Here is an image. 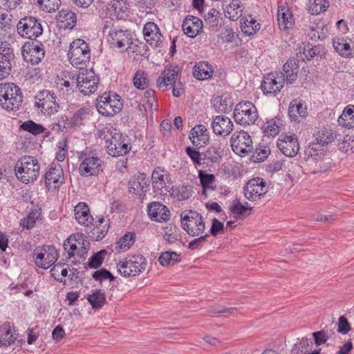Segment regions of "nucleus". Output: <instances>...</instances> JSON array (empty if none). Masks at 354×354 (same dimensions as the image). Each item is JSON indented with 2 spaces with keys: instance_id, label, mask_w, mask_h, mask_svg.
<instances>
[{
  "instance_id": "18",
  "label": "nucleus",
  "mask_w": 354,
  "mask_h": 354,
  "mask_svg": "<svg viewBox=\"0 0 354 354\" xmlns=\"http://www.w3.org/2000/svg\"><path fill=\"white\" fill-rule=\"evenodd\" d=\"M151 183L154 192L158 194H165L170 189L169 176L164 170H154L151 175Z\"/></svg>"
},
{
  "instance_id": "1",
  "label": "nucleus",
  "mask_w": 354,
  "mask_h": 354,
  "mask_svg": "<svg viewBox=\"0 0 354 354\" xmlns=\"http://www.w3.org/2000/svg\"><path fill=\"white\" fill-rule=\"evenodd\" d=\"M21 88L12 82L0 84V104L8 111H16L21 105Z\"/></svg>"
},
{
  "instance_id": "29",
  "label": "nucleus",
  "mask_w": 354,
  "mask_h": 354,
  "mask_svg": "<svg viewBox=\"0 0 354 354\" xmlns=\"http://www.w3.org/2000/svg\"><path fill=\"white\" fill-rule=\"evenodd\" d=\"M283 81H286L289 84H292L297 78L299 72V64L297 59H288L283 66Z\"/></svg>"
},
{
  "instance_id": "57",
  "label": "nucleus",
  "mask_w": 354,
  "mask_h": 354,
  "mask_svg": "<svg viewBox=\"0 0 354 354\" xmlns=\"http://www.w3.org/2000/svg\"><path fill=\"white\" fill-rule=\"evenodd\" d=\"M186 153L196 165H201L203 163L201 153L198 149L188 147L186 148Z\"/></svg>"
},
{
  "instance_id": "22",
  "label": "nucleus",
  "mask_w": 354,
  "mask_h": 354,
  "mask_svg": "<svg viewBox=\"0 0 354 354\" xmlns=\"http://www.w3.org/2000/svg\"><path fill=\"white\" fill-rule=\"evenodd\" d=\"M102 160L95 156H86L81 162L79 171L82 176L95 175L100 171Z\"/></svg>"
},
{
  "instance_id": "27",
  "label": "nucleus",
  "mask_w": 354,
  "mask_h": 354,
  "mask_svg": "<svg viewBox=\"0 0 354 354\" xmlns=\"http://www.w3.org/2000/svg\"><path fill=\"white\" fill-rule=\"evenodd\" d=\"M76 221L80 225L89 227L94 221L89 213V208L86 203H79L74 208Z\"/></svg>"
},
{
  "instance_id": "35",
  "label": "nucleus",
  "mask_w": 354,
  "mask_h": 354,
  "mask_svg": "<svg viewBox=\"0 0 354 354\" xmlns=\"http://www.w3.org/2000/svg\"><path fill=\"white\" fill-rule=\"evenodd\" d=\"M278 22L281 30H286L294 24V17L288 8H281L278 10Z\"/></svg>"
},
{
  "instance_id": "7",
  "label": "nucleus",
  "mask_w": 354,
  "mask_h": 354,
  "mask_svg": "<svg viewBox=\"0 0 354 354\" xmlns=\"http://www.w3.org/2000/svg\"><path fill=\"white\" fill-rule=\"evenodd\" d=\"M104 33H107V42L111 48L127 50L133 44L132 35L127 30L104 27Z\"/></svg>"
},
{
  "instance_id": "25",
  "label": "nucleus",
  "mask_w": 354,
  "mask_h": 354,
  "mask_svg": "<svg viewBox=\"0 0 354 354\" xmlns=\"http://www.w3.org/2000/svg\"><path fill=\"white\" fill-rule=\"evenodd\" d=\"M189 138L195 146L203 147L209 140L207 129L203 125H196L190 131Z\"/></svg>"
},
{
  "instance_id": "55",
  "label": "nucleus",
  "mask_w": 354,
  "mask_h": 354,
  "mask_svg": "<svg viewBox=\"0 0 354 354\" xmlns=\"http://www.w3.org/2000/svg\"><path fill=\"white\" fill-rule=\"evenodd\" d=\"M104 218L102 217L100 218L97 221H95V224H93L95 227L92 230V234L93 239H95L96 241L102 239L106 234L107 229H105V227L100 229L99 227L104 222Z\"/></svg>"
},
{
  "instance_id": "8",
  "label": "nucleus",
  "mask_w": 354,
  "mask_h": 354,
  "mask_svg": "<svg viewBox=\"0 0 354 354\" xmlns=\"http://www.w3.org/2000/svg\"><path fill=\"white\" fill-rule=\"evenodd\" d=\"M181 226L192 236L201 235L205 229L203 216L199 213L192 210L187 214H181Z\"/></svg>"
},
{
  "instance_id": "60",
  "label": "nucleus",
  "mask_w": 354,
  "mask_h": 354,
  "mask_svg": "<svg viewBox=\"0 0 354 354\" xmlns=\"http://www.w3.org/2000/svg\"><path fill=\"white\" fill-rule=\"evenodd\" d=\"M209 236V235L208 234L200 235L198 238H196L189 243L188 248L192 250L201 248L203 243L206 241V239Z\"/></svg>"
},
{
  "instance_id": "62",
  "label": "nucleus",
  "mask_w": 354,
  "mask_h": 354,
  "mask_svg": "<svg viewBox=\"0 0 354 354\" xmlns=\"http://www.w3.org/2000/svg\"><path fill=\"white\" fill-rule=\"evenodd\" d=\"M176 194L179 200H187L191 197L192 191L187 186H181L177 189Z\"/></svg>"
},
{
  "instance_id": "16",
  "label": "nucleus",
  "mask_w": 354,
  "mask_h": 354,
  "mask_svg": "<svg viewBox=\"0 0 354 354\" xmlns=\"http://www.w3.org/2000/svg\"><path fill=\"white\" fill-rule=\"evenodd\" d=\"M44 46L39 41L27 44L23 46L22 56L24 59L32 64H39L44 59Z\"/></svg>"
},
{
  "instance_id": "19",
  "label": "nucleus",
  "mask_w": 354,
  "mask_h": 354,
  "mask_svg": "<svg viewBox=\"0 0 354 354\" xmlns=\"http://www.w3.org/2000/svg\"><path fill=\"white\" fill-rule=\"evenodd\" d=\"M211 126L213 132L222 137H226L233 131L234 124L231 120L225 115H217L213 118Z\"/></svg>"
},
{
  "instance_id": "37",
  "label": "nucleus",
  "mask_w": 354,
  "mask_h": 354,
  "mask_svg": "<svg viewBox=\"0 0 354 354\" xmlns=\"http://www.w3.org/2000/svg\"><path fill=\"white\" fill-rule=\"evenodd\" d=\"M230 211L236 215V218H242L247 215L246 212L248 210H252V207H250L248 203L245 205L241 203L239 200H234L230 207Z\"/></svg>"
},
{
  "instance_id": "49",
  "label": "nucleus",
  "mask_w": 354,
  "mask_h": 354,
  "mask_svg": "<svg viewBox=\"0 0 354 354\" xmlns=\"http://www.w3.org/2000/svg\"><path fill=\"white\" fill-rule=\"evenodd\" d=\"M51 276L57 281L62 282L63 279L67 276L68 270L62 263L53 264L50 270Z\"/></svg>"
},
{
  "instance_id": "20",
  "label": "nucleus",
  "mask_w": 354,
  "mask_h": 354,
  "mask_svg": "<svg viewBox=\"0 0 354 354\" xmlns=\"http://www.w3.org/2000/svg\"><path fill=\"white\" fill-rule=\"evenodd\" d=\"M64 181V172L59 165L52 166L45 174V183L48 189L59 187Z\"/></svg>"
},
{
  "instance_id": "6",
  "label": "nucleus",
  "mask_w": 354,
  "mask_h": 354,
  "mask_svg": "<svg viewBox=\"0 0 354 354\" xmlns=\"http://www.w3.org/2000/svg\"><path fill=\"white\" fill-rule=\"evenodd\" d=\"M123 106L120 96L116 93H104L97 99L96 108L98 112L106 116L119 113Z\"/></svg>"
},
{
  "instance_id": "53",
  "label": "nucleus",
  "mask_w": 354,
  "mask_h": 354,
  "mask_svg": "<svg viewBox=\"0 0 354 354\" xmlns=\"http://www.w3.org/2000/svg\"><path fill=\"white\" fill-rule=\"evenodd\" d=\"M106 254V251L105 250H102L98 252L94 253L89 259L88 263V267L94 269L99 268L102 265Z\"/></svg>"
},
{
  "instance_id": "23",
  "label": "nucleus",
  "mask_w": 354,
  "mask_h": 354,
  "mask_svg": "<svg viewBox=\"0 0 354 354\" xmlns=\"http://www.w3.org/2000/svg\"><path fill=\"white\" fill-rule=\"evenodd\" d=\"M182 28L185 34L191 38H194L203 30V26L199 18L188 15L183 21Z\"/></svg>"
},
{
  "instance_id": "31",
  "label": "nucleus",
  "mask_w": 354,
  "mask_h": 354,
  "mask_svg": "<svg viewBox=\"0 0 354 354\" xmlns=\"http://www.w3.org/2000/svg\"><path fill=\"white\" fill-rule=\"evenodd\" d=\"M91 115L90 107H82L75 111L69 119V124L77 128L84 125Z\"/></svg>"
},
{
  "instance_id": "17",
  "label": "nucleus",
  "mask_w": 354,
  "mask_h": 354,
  "mask_svg": "<svg viewBox=\"0 0 354 354\" xmlns=\"http://www.w3.org/2000/svg\"><path fill=\"white\" fill-rule=\"evenodd\" d=\"M277 147L288 157H295L299 149L298 139L295 135L281 134L278 139Z\"/></svg>"
},
{
  "instance_id": "36",
  "label": "nucleus",
  "mask_w": 354,
  "mask_h": 354,
  "mask_svg": "<svg viewBox=\"0 0 354 354\" xmlns=\"http://www.w3.org/2000/svg\"><path fill=\"white\" fill-rule=\"evenodd\" d=\"M339 125L345 127H354V105L347 106L338 118Z\"/></svg>"
},
{
  "instance_id": "28",
  "label": "nucleus",
  "mask_w": 354,
  "mask_h": 354,
  "mask_svg": "<svg viewBox=\"0 0 354 354\" xmlns=\"http://www.w3.org/2000/svg\"><path fill=\"white\" fill-rule=\"evenodd\" d=\"M178 74L177 67L167 68L163 71L156 81V86L158 88L174 86L176 82Z\"/></svg>"
},
{
  "instance_id": "63",
  "label": "nucleus",
  "mask_w": 354,
  "mask_h": 354,
  "mask_svg": "<svg viewBox=\"0 0 354 354\" xmlns=\"http://www.w3.org/2000/svg\"><path fill=\"white\" fill-rule=\"evenodd\" d=\"M313 336L315 339V343L317 346L326 343L328 337V334L324 330L313 333Z\"/></svg>"
},
{
  "instance_id": "54",
  "label": "nucleus",
  "mask_w": 354,
  "mask_h": 354,
  "mask_svg": "<svg viewBox=\"0 0 354 354\" xmlns=\"http://www.w3.org/2000/svg\"><path fill=\"white\" fill-rule=\"evenodd\" d=\"M0 57L9 62H12L15 58L13 48L7 41L2 42L0 45Z\"/></svg>"
},
{
  "instance_id": "45",
  "label": "nucleus",
  "mask_w": 354,
  "mask_h": 354,
  "mask_svg": "<svg viewBox=\"0 0 354 354\" xmlns=\"http://www.w3.org/2000/svg\"><path fill=\"white\" fill-rule=\"evenodd\" d=\"M40 215L39 210L33 209L26 218L21 221L20 224L24 228L31 229L35 225L36 221L39 218Z\"/></svg>"
},
{
  "instance_id": "43",
  "label": "nucleus",
  "mask_w": 354,
  "mask_h": 354,
  "mask_svg": "<svg viewBox=\"0 0 354 354\" xmlns=\"http://www.w3.org/2000/svg\"><path fill=\"white\" fill-rule=\"evenodd\" d=\"M143 180H145L143 174L133 176L129 181V192L137 194L140 190H143V185H142L145 184Z\"/></svg>"
},
{
  "instance_id": "52",
  "label": "nucleus",
  "mask_w": 354,
  "mask_h": 354,
  "mask_svg": "<svg viewBox=\"0 0 354 354\" xmlns=\"http://www.w3.org/2000/svg\"><path fill=\"white\" fill-rule=\"evenodd\" d=\"M78 236L79 239H76L75 236L73 237L71 236L64 243V248L65 250L68 252L69 258L73 257L77 250V246L79 245L77 241H80V237H81V236L78 235Z\"/></svg>"
},
{
  "instance_id": "33",
  "label": "nucleus",
  "mask_w": 354,
  "mask_h": 354,
  "mask_svg": "<svg viewBox=\"0 0 354 354\" xmlns=\"http://www.w3.org/2000/svg\"><path fill=\"white\" fill-rule=\"evenodd\" d=\"M239 0H232L229 4H223L225 16L232 21L237 20L242 15V8Z\"/></svg>"
},
{
  "instance_id": "5",
  "label": "nucleus",
  "mask_w": 354,
  "mask_h": 354,
  "mask_svg": "<svg viewBox=\"0 0 354 354\" xmlns=\"http://www.w3.org/2000/svg\"><path fill=\"white\" fill-rule=\"evenodd\" d=\"M104 138L106 140L105 147L109 155L118 157L125 155L129 151L128 145L124 142L122 134L117 129L113 128L107 129Z\"/></svg>"
},
{
  "instance_id": "44",
  "label": "nucleus",
  "mask_w": 354,
  "mask_h": 354,
  "mask_svg": "<svg viewBox=\"0 0 354 354\" xmlns=\"http://www.w3.org/2000/svg\"><path fill=\"white\" fill-rule=\"evenodd\" d=\"M133 85L138 89L144 90L149 86L148 75L143 71L136 72L133 77Z\"/></svg>"
},
{
  "instance_id": "21",
  "label": "nucleus",
  "mask_w": 354,
  "mask_h": 354,
  "mask_svg": "<svg viewBox=\"0 0 354 354\" xmlns=\"http://www.w3.org/2000/svg\"><path fill=\"white\" fill-rule=\"evenodd\" d=\"M147 211L151 219L156 222H166L170 218V212L168 208L158 202L149 204Z\"/></svg>"
},
{
  "instance_id": "38",
  "label": "nucleus",
  "mask_w": 354,
  "mask_h": 354,
  "mask_svg": "<svg viewBox=\"0 0 354 354\" xmlns=\"http://www.w3.org/2000/svg\"><path fill=\"white\" fill-rule=\"evenodd\" d=\"M306 110V107L304 106L301 102L295 100L290 104L288 113L292 119L297 120L298 117L305 116Z\"/></svg>"
},
{
  "instance_id": "11",
  "label": "nucleus",
  "mask_w": 354,
  "mask_h": 354,
  "mask_svg": "<svg viewBox=\"0 0 354 354\" xmlns=\"http://www.w3.org/2000/svg\"><path fill=\"white\" fill-rule=\"evenodd\" d=\"M73 84L79 88L80 91L84 95L93 93L97 88L98 77L91 71L82 70L79 74L72 77Z\"/></svg>"
},
{
  "instance_id": "42",
  "label": "nucleus",
  "mask_w": 354,
  "mask_h": 354,
  "mask_svg": "<svg viewBox=\"0 0 354 354\" xmlns=\"http://www.w3.org/2000/svg\"><path fill=\"white\" fill-rule=\"evenodd\" d=\"M39 8L46 12H55L60 4V0H35Z\"/></svg>"
},
{
  "instance_id": "15",
  "label": "nucleus",
  "mask_w": 354,
  "mask_h": 354,
  "mask_svg": "<svg viewBox=\"0 0 354 354\" xmlns=\"http://www.w3.org/2000/svg\"><path fill=\"white\" fill-rule=\"evenodd\" d=\"M266 181L261 178L250 180L244 188V195L250 201H256L268 192Z\"/></svg>"
},
{
  "instance_id": "48",
  "label": "nucleus",
  "mask_w": 354,
  "mask_h": 354,
  "mask_svg": "<svg viewBox=\"0 0 354 354\" xmlns=\"http://www.w3.org/2000/svg\"><path fill=\"white\" fill-rule=\"evenodd\" d=\"M259 28L260 24L253 19H251L250 20L246 19L243 23H241V30L248 35H254L259 30Z\"/></svg>"
},
{
  "instance_id": "50",
  "label": "nucleus",
  "mask_w": 354,
  "mask_h": 354,
  "mask_svg": "<svg viewBox=\"0 0 354 354\" xmlns=\"http://www.w3.org/2000/svg\"><path fill=\"white\" fill-rule=\"evenodd\" d=\"M134 241V234L131 232L127 233L122 237H121L119 241L117 243L116 249H120L123 251H125L129 249L131 245H133Z\"/></svg>"
},
{
  "instance_id": "3",
  "label": "nucleus",
  "mask_w": 354,
  "mask_h": 354,
  "mask_svg": "<svg viewBox=\"0 0 354 354\" xmlns=\"http://www.w3.org/2000/svg\"><path fill=\"white\" fill-rule=\"evenodd\" d=\"M90 49L88 44L83 39L74 40L70 45L68 58L72 65L82 69L90 60Z\"/></svg>"
},
{
  "instance_id": "10",
  "label": "nucleus",
  "mask_w": 354,
  "mask_h": 354,
  "mask_svg": "<svg viewBox=\"0 0 354 354\" xmlns=\"http://www.w3.org/2000/svg\"><path fill=\"white\" fill-rule=\"evenodd\" d=\"M259 117L257 107L249 101L241 102L236 104L234 111V118L236 123L241 125L254 124Z\"/></svg>"
},
{
  "instance_id": "30",
  "label": "nucleus",
  "mask_w": 354,
  "mask_h": 354,
  "mask_svg": "<svg viewBox=\"0 0 354 354\" xmlns=\"http://www.w3.org/2000/svg\"><path fill=\"white\" fill-rule=\"evenodd\" d=\"M283 86V82L277 81L275 77L271 75L264 77L261 87L266 94H276L281 91Z\"/></svg>"
},
{
  "instance_id": "34",
  "label": "nucleus",
  "mask_w": 354,
  "mask_h": 354,
  "mask_svg": "<svg viewBox=\"0 0 354 354\" xmlns=\"http://www.w3.org/2000/svg\"><path fill=\"white\" fill-rule=\"evenodd\" d=\"M17 337L12 332V326L9 322H5L0 326V346H9L13 344Z\"/></svg>"
},
{
  "instance_id": "14",
  "label": "nucleus",
  "mask_w": 354,
  "mask_h": 354,
  "mask_svg": "<svg viewBox=\"0 0 354 354\" xmlns=\"http://www.w3.org/2000/svg\"><path fill=\"white\" fill-rule=\"evenodd\" d=\"M230 145L235 153L243 156L252 151V140L248 132L241 130L232 135Z\"/></svg>"
},
{
  "instance_id": "47",
  "label": "nucleus",
  "mask_w": 354,
  "mask_h": 354,
  "mask_svg": "<svg viewBox=\"0 0 354 354\" xmlns=\"http://www.w3.org/2000/svg\"><path fill=\"white\" fill-rule=\"evenodd\" d=\"M329 6L328 0H313L310 3L308 10L312 15H318L325 11Z\"/></svg>"
},
{
  "instance_id": "40",
  "label": "nucleus",
  "mask_w": 354,
  "mask_h": 354,
  "mask_svg": "<svg viewBox=\"0 0 354 354\" xmlns=\"http://www.w3.org/2000/svg\"><path fill=\"white\" fill-rule=\"evenodd\" d=\"M336 138V134L332 130L322 129L316 136V144L324 146L331 143Z\"/></svg>"
},
{
  "instance_id": "24",
  "label": "nucleus",
  "mask_w": 354,
  "mask_h": 354,
  "mask_svg": "<svg viewBox=\"0 0 354 354\" xmlns=\"http://www.w3.org/2000/svg\"><path fill=\"white\" fill-rule=\"evenodd\" d=\"M333 46L335 51L342 57H354V44L349 39L335 37L333 40Z\"/></svg>"
},
{
  "instance_id": "64",
  "label": "nucleus",
  "mask_w": 354,
  "mask_h": 354,
  "mask_svg": "<svg viewBox=\"0 0 354 354\" xmlns=\"http://www.w3.org/2000/svg\"><path fill=\"white\" fill-rule=\"evenodd\" d=\"M270 149L265 147L262 149H257L252 157L254 158V161L261 162L268 157Z\"/></svg>"
},
{
  "instance_id": "39",
  "label": "nucleus",
  "mask_w": 354,
  "mask_h": 354,
  "mask_svg": "<svg viewBox=\"0 0 354 354\" xmlns=\"http://www.w3.org/2000/svg\"><path fill=\"white\" fill-rule=\"evenodd\" d=\"M87 299L93 308H102L106 301L104 292L100 289L96 290L91 295H89Z\"/></svg>"
},
{
  "instance_id": "9",
  "label": "nucleus",
  "mask_w": 354,
  "mask_h": 354,
  "mask_svg": "<svg viewBox=\"0 0 354 354\" xmlns=\"http://www.w3.org/2000/svg\"><path fill=\"white\" fill-rule=\"evenodd\" d=\"M58 254L53 245H41L36 247L32 252V259L35 265L46 270L57 260Z\"/></svg>"
},
{
  "instance_id": "2",
  "label": "nucleus",
  "mask_w": 354,
  "mask_h": 354,
  "mask_svg": "<svg viewBox=\"0 0 354 354\" xmlns=\"http://www.w3.org/2000/svg\"><path fill=\"white\" fill-rule=\"evenodd\" d=\"M39 169L37 160L32 156L21 158L15 167L17 178L26 184L37 179Z\"/></svg>"
},
{
  "instance_id": "56",
  "label": "nucleus",
  "mask_w": 354,
  "mask_h": 354,
  "mask_svg": "<svg viewBox=\"0 0 354 354\" xmlns=\"http://www.w3.org/2000/svg\"><path fill=\"white\" fill-rule=\"evenodd\" d=\"M11 62L0 57V80L8 77L11 71Z\"/></svg>"
},
{
  "instance_id": "12",
  "label": "nucleus",
  "mask_w": 354,
  "mask_h": 354,
  "mask_svg": "<svg viewBox=\"0 0 354 354\" xmlns=\"http://www.w3.org/2000/svg\"><path fill=\"white\" fill-rule=\"evenodd\" d=\"M35 106L40 109L41 113L48 115L55 114L59 109L54 93L46 89L40 91L36 94Z\"/></svg>"
},
{
  "instance_id": "51",
  "label": "nucleus",
  "mask_w": 354,
  "mask_h": 354,
  "mask_svg": "<svg viewBox=\"0 0 354 354\" xmlns=\"http://www.w3.org/2000/svg\"><path fill=\"white\" fill-rule=\"evenodd\" d=\"M21 128L26 131L31 133L33 135L40 134L45 131V128L39 124H37L32 120H28L24 122L21 125Z\"/></svg>"
},
{
  "instance_id": "32",
  "label": "nucleus",
  "mask_w": 354,
  "mask_h": 354,
  "mask_svg": "<svg viewBox=\"0 0 354 354\" xmlns=\"http://www.w3.org/2000/svg\"><path fill=\"white\" fill-rule=\"evenodd\" d=\"M214 73V69L208 62H200L197 63L193 69L194 76L199 80L209 79Z\"/></svg>"
},
{
  "instance_id": "26",
  "label": "nucleus",
  "mask_w": 354,
  "mask_h": 354,
  "mask_svg": "<svg viewBox=\"0 0 354 354\" xmlns=\"http://www.w3.org/2000/svg\"><path fill=\"white\" fill-rule=\"evenodd\" d=\"M145 39L150 45L157 46L161 42L162 35L158 26L153 22L147 23L143 28Z\"/></svg>"
},
{
  "instance_id": "46",
  "label": "nucleus",
  "mask_w": 354,
  "mask_h": 354,
  "mask_svg": "<svg viewBox=\"0 0 354 354\" xmlns=\"http://www.w3.org/2000/svg\"><path fill=\"white\" fill-rule=\"evenodd\" d=\"M205 156L212 162H218L221 159V144L214 143L212 147L208 148Z\"/></svg>"
},
{
  "instance_id": "58",
  "label": "nucleus",
  "mask_w": 354,
  "mask_h": 354,
  "mask_svg": "<svg viewBox=\"0 0 354 354\" xmlns=\"http://www.w3.org/2000/svg\"><path fill=\"white\" fill-rule=\"evenodd\" d=\"M279 120L277 118L269 120L263 127L264 131L270 135H276L279 132Z\"/></svg>"
},
{
  "instance_id": "13",
  "label": "nucleus",
  "mask_w": 354,
  "mask_h": 354,
  "mask_svg": "<svg viewBox=\"0 0 354 354\" xmlns=\"http://www.w3.org/2000/svg\"><path fill=\"white\" fill-rule=\"evenodd\" d=\"M18 33L24 37L32 39L41 35L43 28L39 21L34 17H25L17 24Z\"/></svg>"
},
{
  "instance_id": "41",
  "label": "nucleus",
  "mask_w": 354,
  "mask_h": 354,
  "mask_svg": "<svg viewBox=\"0 0 354 354\" xmlns=\"http://www.w3.org/2000/svg\"><path fill=\"white\" fill-rule=\"evenodd\" d=\"M198 176L203 187V194L207 197V191L208 189H213L212 185L215 180V176L213 174H206L202 171H199Z\"/></svg>"
},
{
  "instance_id": "59",
  "label": "nucleus",
  "mask_w": 354,
  "mask_h": 354,
  "mask_svg": "<svg viewBox=\"0 0 354 354\" xmlns=\"http://www.w3.org/2000/svg\"><path fill=\"white\" fill-rule=\"evenodd\" d=\"M77 244L80 245L77 246V254L80 258L84 259L87 255L89 242L84 241L80 237V241H77Z\"/></svg>"
},
{
  "instance_id": "4",
  "label": "nucleus",
  "mask_w": 354,
  "mask_h": 354,
  "mask_svg": "<svg viewBox=\"0 0 354 354\" xmlns=\"http://www.w3.org/2000/svg\"><path fill=\"white\" fill-rule=\"evenodd\" d=\"M147 261L142 255L128 256L117 263L120 274L125 277L136 276L145 270Z\"/></svg>"
},
{
  "instance_id": "61",
  "label": "nucleus",
  "mask_w": 354,
  "mask_h": 354,
  "mask_svg": "<svg viewBox=\"0 0 354 354\" xmlns=\"http://www.w3.org/2000/svg\"><path fill=\"white\" fill-rule=\"evenodd\" d=\"M92 276L96 281H101L103 279H109L110 281L113 280V276L111 274V273L109 271H108L105 269H101L100 270H97V271L94 272Z\"/></svg>"
}]
</instances>
